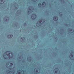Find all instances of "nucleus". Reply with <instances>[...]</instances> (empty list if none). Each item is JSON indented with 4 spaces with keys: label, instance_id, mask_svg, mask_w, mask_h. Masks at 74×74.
<instances>
[{
    "label": "nucleus",
    "instance_id": "1",
    "mask_svg": "<svg viewBox=\"0 0 74 74\" xmlns=\"http://www.w3.org/2000/svg\"><path fill=\"white\" fill-rule=\"evenodd\" d=\"M10 51H7L5 52L3 54V56L4 59H10L11 58V56H10Z\"/></svg>",
    "mask_w": 74,
    "mask_h": 74
},
{
    "label": "nucleus",
    "instance_id": "2",
    "mask_svg": "<svg viewBox=\"0 0 74 74\" xmlns=\"http://www.w3.org/2000/svg\"><path fill=\"white\" fill-rule=\"evenodd\" d=\"M37 17L36 14H33L31 16V18L32 19H35Z\"/></svg>",
    "mask_w": 74,
    "mask_h": 74
},
{
    "label": "nucleus",
    "instance_id": "3",
    "mask_svg": "<svg viewBox=\"0 0 74 74\" xmlns=\"http://www.w3.org/2000/svg\"><path fill=\"white\" fill-rule=\"evenodd\" d=\"M53 19L55 21H57L58 20V16H54L53 17Z\"/></svg>",
    "mask_w": 74,
    "mask_h": 74
},
{
    "label": "nucleus",
    "instance_id": "4",
    "mask_svg": "<svg viewBox=\"0 0 74 74\" xmlns=\"http://www.w3.org/2000/svg\"><path fill=\"white\" fill-rule=\"evenodd\" d=\"M9 36H10L11 38H12V37H13V35H10L8 36V37Z\"/></svg>",
    "mask_w": 74,
    "mask_h": 74
},
{
    "label": "nucleus",
    "instance_id": "5",
    "mask_svg": "<svg viewBox=\"0 0 74 74\" xmlns=\"http://www.w3.org/2000/svg\"><path fill=\"white\" fill-rule=\"evenodd\" d=\"M38 6L40 7H41V3H39L38 4Z\"/></svg>",
    "mask_w": 74,
    "mask_h": 74
},
{
    "label": "nucleus",
    "instance_id": "6",
    "mask_svg": "<svg viewBox=\"0 0 74 74\" xmlns=\"http://www.w3.org/2000/svg\"><path fill=\"white\" fill-rule=\"evenodd\" d=\"M71 54V53L70 54V56H71V57H73V55Z\"/></svg>",
    "mask_w": 74,
    "mask_h": 74
},
{
    "label": "nucleus",
    "instance_id": "7",
    "mask_svg": "<svg viewBox=\"0 0 74 74\" xmlns=\"http://www.w3.org/2000/svg\"><path fill=\"white\" fill-rule=\"evenodd\" d=\"M44 4H46V3H45V2H43L42 3V5H43Z\"/></svg>",
    "mask_w": 74,
    "mask_h": 74
},
{
    "label": "nucleus",
    "instance_id": "8",
    "mask_svg": "<svg viewBox=\"0 0 74 74\" xmlns=\"http://www.w3.org/2000/svg\"><path fill=\"white\" fill-rule=\"evenodd\" d=\"M10 64L11 65L10 66H12V65H13V64L12 63H11Z\"/></svg>",
    "mask_w": 74,
    "mask_h": 74
},
{
    "label": "nucleus",
    "instance_id": "9",
    "mask_svg": "<svg viewBox=\"0 0 74 74\" xmlns=\"http://www.w3.org/2000/svg\"><path fill=\"white\" fill-rule=\"evenodd\" d=\"M42 22V21H41V20H40L39 22V23H41Z\"/></svg>",
    "mask_w": 74,
    "mask_h": 74
},
{
    "label": "nucleus",
    "instance_id": "10",
    "mask_svg": "<svg viewBox=\"0 0 74 74\" xmlns=\"http://www.w3.org/2000/svg\"><path fill=\"white\" fill-rule=\"evenodd\" d=\"M21 72H18V74H21Z\"/></svg>",
    "mask_w": 74,
    "mask_h": 74
},
{
    "label": "nucleus",
    "instance_id": "11",
    "mask_svg": "<svg viewBox=\"0 0 74 74\" xmlns=\"http://www.w3.org/2000/svg\"><path fill=\"white\" fill-rule=\"evenodd\" d=\"M55 73L56 74L57 73V71H55Z\"/></svg>",
    "mask_w": 74,
    "mask_h": 74
},
{
    "label": "nucleus",
    "instance_id": "12",
    "mask_svg": "<svg viewBox=\"0 0 74 74\" xmlns=\"http://www.w3.org/2000/svg\"><path fill=\"white\" fill-rule=\"evenodd\" d=\"M36 73H38V70H36Z\"/></svg>",
    "mask_w": 74,
    "mask_h": 74
},
{
    "label": "nucleus",
    "instance_id": "13",
    "mask_svg": "<svg viewBox=\"0 0 74 74\" xmlns=\"http://www.w3.org/2000/svg\"><path fill=\"white\" fill-rule=\"evenodd\" d=\"M29 59H30V57L28 58L27 59H28V60H29Z\"/></svg>",
    "mask_w": 74,
    "mask_h": 74
},
{
    "label": "nucleus",
    "instance_id": "14",
    "mask_svg": "<svg viewBox=\"0 0 74 74\" xmlns=\"http://www.w3.org/2000/svg\"><path fill=\"white\" fill-rule=\"evenodd\" d=\"M29 10H31V9L30 8H29Z\"/></svg>",
    "mask_w": 74,
    "mask_h": 74
},
{
    "label": "nucleus",
    "instance_id": "15",
    "mask_svg": "<svg viewBox=\"0 0 74 74\" xmlns=\"http://www.w3.org/2000/svg\"><path fill=\"white\" fill-rule=\"evenodd\" d=\"M56 68H55V69H54V70H56Z\"/></svg>",
    "mask_w": 74,
    "mask_h": 74
}]
</instances>
